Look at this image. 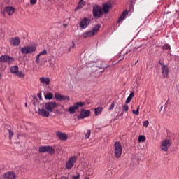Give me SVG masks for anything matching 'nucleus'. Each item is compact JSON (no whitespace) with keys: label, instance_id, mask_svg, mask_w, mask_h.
Returning <instances> with one entry per match:
<instances>
[{"label":"nucleus","instance_id":"obj_1","mask_svg":"<svg viewBox=\"0 0 179 179\" xmlns=\"http://www.w3.org/2000/svg\"><path fill=\"white\" fill-rule=\"evenodd\" d=\"M57 107V103L52 101L47 102L45 104H40L38 110V115H41V117L48 118V117H50V113H52Z\"/></svg>","mask_w":179,"mask_h":179},{"label":"nucleus","instance_id":"obj_2","mask_svg":"<svg viewBox=\"0 0 179 179\" xmlns=\"http://www.w3.org/2000/svg\"><path fill=\"white\" fill-rule=\"evenodd\" d=\"M114 155L116 159H120L122 155V145L121 143L116 141L113 145Z\"/></svg>","mask_w":179,"mask_h":179},{"label":"nucleus","instance_id":"obj_3","mask_svg":"<svg viewBox=\"0 0 179 179\" xmlns=\"http://www.w3.org/2000/svg\"><path fill=\"white\" fill-rule=\"evenodd\" d=\"M92 13L95 19H100V17L104 15V13H103V8L99 5L93 6Z\"/></svg>","mask_w":179,"mask_h":179},{"label":"nucleus","instance_id":"obj_4","mask_svg":"<svg viewBox=\"0 0 179 179\" xmlns=\"http://www.w3.org/2000/svg\"><path fill=\"white\" fill-rule=\"evenodd\" d=\"M39 153H48L49 155H54L55 150L50 145H42L38 148Z\"/></svg>","mask_w":179,"mask_h":179},{"label":"nucleus","instance_id":"obj_5","mask_svg":"<svg viewBox=\"0 0 179 179\" xmlns=\"http://www.w3.org/2000/svg\"><path fill=\"white\" fill-rule=\"evenodd\" d=\"M36 50H37V48H36V46H24L21 48V52L22 54H31V52H34Z\"/></svg>","mask_w":179,"mask_h":179},{"label":"nucleus","instance_id":"obj_6","mask_svg":"<svg viewBox=\"0 0 179 179\" xmlns=\"http://www.w3.org/2000/svg\"><path fill=\"white\" fill-rule=\"evenodd\" d=\"M76 160H78V157H76V156L70 157L66 163V169L71 170V169H72V167H73L74 164L76 163Z\"/></svg>","mask_w":179,"mask_h":179},{"label":"nucleus","instance_id":"obj_7","mask_svg":"<svg viewBox=\"0 0 179 179\" xmlns=\"http://www.w3.org/2000/svg\"><path fill=\"white\" fill-rule=\"evenodd\" d=\"M83 106H85L83 102L76 103L73 106L69 108V112L70 114H75V110H78L79 107H83Z\"/></svg>","mask_w":179,"mask_h":179},{"label":"nucleus","instance_id":"obj_8","mask_svg":"<svg viewBox=\"0 0 179 179\" xmlns=\"http://www.w3.org/2000/svg\"><path fill=\"white\" fill-rule=\"evenodd\" d=\"M89 24H90V19L84 17L80 20L79 23V27L81 29H85L87 28V26H89Z\"/></svg>","mask_w":179,"mask_h":179},{"label":"nucleus","instance_id":"obj_9","mask_svg":"<svg viewBox=\"0 0 179 179\" xmlns=\"http://www.w3.org/2000/svg\"><path fill=\"white\" fill-rule=\"evenodd\" d=\"M14 61L13 57H10L9 55H1L0 57V62H8V64H12Z\"/></svg>","mask_w":179,"mask_h":179},{"label":"nucleus","instance_id":"obj_10","mask_svg":"<svg viewBox=\"0 0 179 179\" xmlns=\"http://www.w3.org/2000/svg\"><path fill=\"white\" fill-rule=\"evenodd\" d=\"M170 140H164L160 147L161 150H163L164 152H167V150H169V148H170Z\"/></svg>","mask_w":179,"mask_h":179},{"label":"nucleus","instance_id":"obj_11","mask_svg":"<svg viewBox=\"0 0 179 179\" xmlns=\"http://www.w3.org/2000/svg\"><path fill=\"white\" fill-rule=\"evenodd\" d=\"M55 98L58 101H64V100H68V101H69V100H70L69 96H65V95H62V94H61L59 93H56L55 94Z\"/></svg>","mask_w":179,"mask_h":179},{"label":"nucleus","instance_id":"obj_12","mask_svg":"<svg viewBox=\"0 0 179 179\" xmlns=\"http://www.w3.org/2000/svg\"><path fill=\"white\" fill-rule=\"evenodd\" d=\"M161 70L163 78H169V73L170 72V70H169V66H167V65H163L161 66Z\"/></svg>","mask_w":179,"mask_h":179},{"label":"nucleus","instance_id":"obj_13","mask_svg":"<svg viewBox=\"0 0 179 179\" xmlns=\"http://www.w3.org/2000/svg\"><path fill=\"white\" fill-rule=\"evenodd\" d=\"M90 110H83L80 112V115L78 116V120H83V118H87V117H90Z\"/></svg>","mask_w":179,"mask_h":179},{"label":"nucleus","instance_id":"obj_14","mask_svg":"<svg viewBox=\"0 0 179 179\" xmlns=\"http://www.w3.org/2000/svg\"><path fill=\"white\" fill-rule=\"evenodd\" d=\"M56 136L60 141H66L68 139V136L65 133H62L61 131H57L56 133Z\"/></svg>","mask_w":179,"mask_h":179},{"label":"nucleus","instance_id":"obj_15","mask_svg":"<svg viewBox=\"0 0 179 179\" xmlns=\"http://www.w3.org/2000/svg\"><path fill=\"white\" fill-rule=\"evenodd\" d=\"M10 43L11 45H13L14 47H17V45L20 44V39L17 37H15L10 40Z\"/></svg>","mask_w":179,"mask_h":179},{"label":"nucleus","instance_id":"obj_16","mask_svg":"<svg viewBox=\"0 0 179 179\" xmlns=\"http://www.w3.org/2000/svg\"><path fill=\"white\" fill-rule=\"evenodd\" d=\"M3 177L5 179H16V174L14 172H7Z\"/></svg>","mask_w":179,"mask_h":179},{"label":"nucleus","instance_id":"obj_17","mask_svg":"<svg viewBox=\"0 0 179 179\" xmlns=\"http://www.w3.org/2000/svg\"><path fill=\"white\" fill-rule=\"evenodd\" d=\"M39 80L41 83L46 85H50V82H51V80L50 79V78H45V77H41L39 79Z\"/></svg>","mask_w":179,"mask_h":179},{"label":"nucleus","instance_id":"obj_18","mask_svg":"<svg viewBox=\"0 0 179 179\" xmlns=\"http://www.w3.org/2000/svg\"><path fill=\"white\" fill-rule=\"evenodd\" d=\"M5 12L9 15V16H12L13 13H15V8L13 7H6Z\"/></svg>","mask_w":179,"mask_h":179},{"label":"nucleus","instance_id":"obj_19","mask_svg":"<svg viewBox=\"0 0 179 179\" xmlns=\"http://www.w3.org/2000/svg\"><path fill=\"white\" fill-rule=\"evenodd\" d=\"M96 34L94 32L93 30L87 31V32H85L83 34V36L84 38H87L89 37H93V36H94Z\"/></svg>","mask_w":179,"mask_h":179},{"label":"nucleus","instance_id":"obj_20","mask_svg":"<svg viewBox=\"0 0 179 179\" xmlns=\"http://www.w3.org/2000/svg\"><path fill=\"white\" fill-rule=\"evenodd\" d=\"M85 5H86V3H85V1L80 0L78 6H76L75 8V11L76 12V11L79 10V9H82V8H83V6H85Z\"/></svg>","mask_w":179,"mask_h":179},{"label":"nucleus","instance_id":"obj_21","mask_svg":"<svg viewBox=\"0 0 179 179\" xmlns=\"http://www.w3.org/2000/svg\"><path fill=\"white\" fill-rule=\"evenodd\" d=\"M134 94H135V92H134L130 93V94L126 99V101H125L126 104H129V103H131V101L132 100V99H134Z\"/></svg>","mask_w":179,"mask_h":179},{"label":"nucleus","instance_id":"obj_22","mask_svg":"<svg viewBox=\"0 0 179 179\" xmlns=\"http://www.w3.org/2000/svg\"><path fill=\"white\" fill-rule=\"evenodd\" d=\"M87 174L90 177H91V176H93V174H94V168L92 166L88 167V169L87 171Z\"/></svg>","mask_w":179,"mask_h":179},{"label":"nucleus","instance_id":"obj_23","mask_svg":"<svg viewBox=\"0 0 179 179\" xmlns=\"http://www.w3.org/2000/svg\"><path fill=\"white\" fill-rule=\"evenodd\" d=\"M102 10L103 13H108L110 12V6L108 4H104Z\"/></svg>","mask_w":179,"mask_h":179},{"label":"nucleus","instance_id":"obj_24","mask_svg":"<svg viewBox=\"0 0 179 179\" xmlns=\"http://www.w3.org/2000/svg\"><path fill=\"white\" fill-rule=\"evenodd\" d=\"M127 16H128V11L127 10L123 11L122 14L121 15V16L119 18L118 22H121V20H124V19H125V17H127Z\"/></svg>","mask_w":179,"mask_h":179},{"label":"nucleus","instance_id":"obj_25","mask_svg":"<svg viewBox=\"0 0 179 179\" xmlns=\"http://www.w3.org/2000/svg\"><path fill=\"white\" fill-rule=\"evenodd\" d=\"M10 72L11 73H15L16 75V73H17V72H19V66H13L10 68Z\"/></svg>","mask_w":179,"mask_h":179},{"label":"nucleus","instance_id":"obj_26","mask_svg":"<svg viewBox=\"0 0 179 179\" xmlns=\"http://www.w3.org/2000/svg\"><path fill=\"white\" fill-rule=\"evenodd\" d=\"M95 115H100L103 111V108L99 107L94 109Z\"/></svg>","mask_w":179,"mask_h":179},{"label":"nucleus","instance_id":"obj_27","mask_svg":"<svg viewBox=\"0 0 179 179\" xmlns=\"http://www.w3.org/2000/svg\"><path fill=\"white\" fill-rule=\"evenodd\" d=\"M100 27H101V26L98 24L93 28L92 31H94L95 34H97L99 30H100Z\"/></svg>","mask_w":179,"mask_h":179},{"label":"nucleus","instance_id":"obj_28","mask_svg":"<svg viewBox=\"0 0 179 179\" xmlns=\"http://www.w3.org/2000/svg\"><path fill=\"white\" fill-rule=\"evenodd\" d=\"M52 97H54V95H52V93L49 92L45 95V99L46 100H52Z\"/></svg>","mask_w":179,"mask_h":179},{"label":"nucleus","instance_id":"obj_29","mask_svg":"<svg viewBox=\"0 0 179 179\" xmlns=\"http://www.w3.org/2000/svg\"><path fill=\"white\" fill-rule=\"evenodd\" d=\"M146 141V136H143V135H141L138 137V141L139 142H145Z\"/></svg>","mask_w":179,"mask_h":179},{"label":"nucleus","instance_id":"obj_30","mask_svg":"<svg viewBox=\"0 0 179 179\" xmlns=\"http://www.w3.org/2000/svg\"><path fill=\"white\" fill-rule=\"evenodd\" d=\"M171 48L170 47V45L169 44H165L162 46V50H167L168 51L170 50Z\"/></svg>","mask_w":179,"mask_h":179},{"label":"nucleus","instance_id":"obj_31","mask_svg":"<svg viewBox=\"0 0 179 179\" xmlns=\"http://www.w3.org/2000/svg\"><path fill=\"white\" fill-rule=\"evenodd\" d=\"M91 133H92V131H90V129H87V133L85 134V139H89L90 138V134Z\"/></svg>","mask_w":179,"mask_h":179},{"label":"nucleus","instance_id":"obj_32","mask_svg":"<svg viewBox=\"0 0 179 179\" xmlns=\"http://www.w3.org/2000/svg\"><path fill=\"white\" fill-rule=\"evenodd\" d=\"M15 75H17L18 78H24V73H23L22 71H17Z\"/></svg>","mask_w":179,"mask_h":179},{"label":"nucleus","instance_id":"obj_33","mask_svg":"<svg viewBox=\"0 0 179 179\" xmlns=\"http://www.w3.org/2000/svg\"><path fill=\"white\" fill-rule=\"evenodd\" d=\"M133 114H134L135 115H139V106L137 107L136 110H132Z\"/></svg>","mask_w":179,"mask_h":179},{"label":"nucleus","instance_id":"obj_34","mask_svg":"<svg viewBox=\"0 0 179 179\" xmlns=\"http://www.w3.org/2000/svg\"><path fill=\"white\" fill-rule=\"evenodd\" d=\"M128 110H129V106H128V105L125 104L124 106H123L122 111L127 112L128 111Z\"/></svg>","mask_w":179,"mask_h":179},{"label":"nucleus","instance_id":"obj_35","mask_svg":"<svg viewBox=\"0 0 179 179\" xmlns=\"http://www.w3.org/2000/svg\"><path fill=\"white\" fill-rule=\"evenodd\" d=\"M41 55H47V50H43L42 52H41L38 54V56H39V57H41Z\"/></svg>","mask_w":179,"mask_h":179},{"label":"nucleus","instance_id":"obj_36","mask_svg":"<svg viewBox=\"0 0 179 179\" xmlns=\"http://www.w3.org/2000/svg\"><path fill=\"white\" fill-rule=\"evenodd\" d=\"M143 127H145V128H148V127L149 126V121L145 120L143 123Z\"/></svg>","mask_w":179,"mask_h":179},{"label":"nucleus","instance_id":"obj_37","mask_svg":"<svg viewBox=\"0 0 179 179\" xmlns=\"http://www.w3.org/2000/svg\"><path fill=\"white\" fill-rule=\"evenodd\" d=\"M9 132V139H12V136H13L14 134L13 131L8 130Z\"/></svg>","mask_w":179,"mask_h":179},{"label":"nucleus","instance_id":"obj_38","mask_svg":"<svg viewBox=\"0 0 179 179\" xmlns=\"http://www.w3.org/2000/svg\"><path fill=\"white\" fill-rule=\"evenodd\" d=\"M136 50H138V48H134V49H131L129 51H127L126 54H128V52H134V51H136Z\"/></svg>","mask_w":179,"mask_h":179},{"label":"nucleus","instance_id":"obj_39","mask_svg":"<svg viewBox=\"0 0 179 179\" xmlns=\"http://www.w3.org/2000/svg\"><path fill=\"white\" fill-rule=\"evenodd\" d=\"M115 106V104L114 103V102H113L109 107V110L111 111V110L114 108Z\"/></svg>","mask_w":179,"mask_h":179},{"label":"nucleus","instance_id":"obj_40","mask_svg":"<svg viewBox=\"0 0 179 179\" xmlns=\"http://www.w3.org/2000/svg\"><path fill=\"white\" fill-rule=\"evenodd\" d=\"M36 3H37V0H30L31 5H36Z\"/></svg>","mask_w":179,"mask_h":179},{"label":"nucleus","instance_id":"obj_41","mask_svg":"<svg viewBox=\"0 0 179 179\" xmlns=\"http://www.w3.org/2000/svg\"><path fill=\"white\" fill-rule=\"evenodd\" d=\"M36 61L37 64H40V56L38 55L36 57Z\"/></svg>","mask_w":179,"mask_h":179},{"label":"nucleus","instance_id":"obj_42","mask_svg":"<svg viewBox=\"0 0 179 179\" xmlns=\"http://www.w3.org/2000/svg\"><path fill=\"white\" fill-rule=\"evenodd\" d=\"M72 43V47H70L69 49V52H71V50L72 48H73V47H75V43L73 41L71 42Z\"/></svg>","mask_w":179,"mask_h":179},{"label":"nucleus","instance_id":"obj_43","mask_svg":"<svg viewBox=\"0 0 179 179\" xmlns=\"http://www.w3.org/2000/svg\"><path fill=\"white\" fill-rule=\"evenodd\" d=\"M73 179H79V178H80V175L79 173H77V175H76V176H74L73 177Z\"/></svg>","mask_w":179,"mask_h":179},{"label":"nucleus","instance_id":"obj_44","mask_svg":"<svg viewBox=\"0 0 179 179\" xmlns=\"http://www.w3.org/2000/svg\"><path fill=\"white\" fill-rule=\"evenodd\" d=\"M159 65H161V67L163 66V65H166V64H164V63L162 62V61H160V60L159 62Z\"/></svg>","mask_w":179,"mask_h":179},{"label":"nucleus","instance_id":"obj_45","mask_svg":"<svg viewBox=\"0 0 179 179\" xmlns=\"http://www.w3.org/2000/svg\"><path fill=\"white\" fill-rule=\"evenodd\" d=\"M33 104H34V107H36V106H37V99H36V102L34 101Z\"/></svg>","mask_w":179,"mask_h":179},{"label":"nucleus","instance_id":"obj_46","mask_svg":"<svg viewBox=\"0 0 179 179\" xmlns=\"http://www.w3.org/2000/svg\"><path fill=\"white\" fill-rule=\"evenodd\" d=\"M37 96H38V99H41V94H38Z\"/></svg>","mask_w":179,"mask_h":179},{"label":"nucleus","instance_id":"obj_47","mask_svg":"<svg viewBox=\"0 0 179 179\" xmlns=\"http://www.w3.org/2000/svg\"><path fill=\"white\" fill-rule=\"evenodd\" d=\"M103 71L104 69H107V66L103 68Z\"/></svg>","mask_w":179,"mask_h":179},{"label":"nucleus","instance_id":"obj_48","mask_svg":"<svg viewBox=\"0 0 179 179\" xmlns=\"http://www.w3.org/2000/svg\"><path fill=\"white\" fill-rule=\"evenodd\" d=\"M84 179H90L89 177H85Z\"/></svg>","mask_w":179,"mask_h":179},{"label":"nucleus","instance_id":"obj_49","mask_svg":"<svg viewBox=\"0 0 179 179\" xmlns=\"http://www.w3.org/2000/svg\"><path fill=\"white\" fill-rule=\"evenodd\" d=\"M124 113V111H122V113H121V115H123V113Z\"/></svg>","mask_w":179,"mask_h":179},{"label":"nucleus","instance_id":"obj_50","mask_svg":"<svg viewBox=\"0 0 179 179\" xmlns=\"http://www.w3.org/2000/svg\"><path fill=\"white\" fill-rule=\"evenodd\" d=\"M59 51H61V47L59 46Z\"/></svg>","mask_w":179,"mask_h":179},{"label":"nucleus","instance_id":"obj_51","mask_svg":"<svg viewBox=\"0 0 179 179\" xmlns=\"http://www.w3.org/2000/svg\"><path fill=\"white\" fill-rule=\"evenodd\" d=\"M25 107H27V103H25Z\"/></svg>","mask_w":179,"mask_h":179},{"label":"nucleus","instance_id":"obj_52","mask_svg":"<svg viewBox=\"0 0 179 179\" xmlns=\"http://www.w3.org/2000/svg\"><path fill=\"white\" fill-rule=\"evenodd\" d=\"M161 110H163V106L161 107Z\"/></svg>","mask_w":179,"mask_h":179},{"label":"nucleus","instance_id":"obj_53","mask_svg":"<svg viewBox=\"0 0 179 179\" xmlns=\"http://www.w3.org/2000/svg\"><path fill=\"white\" fill-rule=\"evenodd\" d=\"M63 45H65V43H63Z\"/></svg>","mask_w":179,"mask_h":179},{"label":"nucleus","instance_id":"obj_54","mask_svg":"<svg viewBox=\"0 0 179 179\" xmlns=\"http://www.w3.org/2000/svg\"><path fill=\"white\" fill-rule=\"evenodd\" d=\"M0 174H1V169H0Z\"/></svg>","mask_w":179,"mask_h":179},{"label":"nucleus","instance_id":"obj_55","mask_svg":"<svg viewBox=\"0 0 179 179\" xmlns=\"http://www.w3.org/2000/svg\"><path fill=\"white\" fill-rule=\"evenodd\" d=\"M138 61L136 62V64H137Z\"/></svg>","mask_w":179,"mask_h":179},{"label":"nucleus","instance_id":"obj_56","mask_svg":"<svg viewBox=\"0 0 179 179\" xmlns=\"http://www.w3.org/2000/svg\"><path fill=\"white\" fill-rule=\"evenodd\" d=\"M138 61L136 62V64H137Z\"/></svg>","mask_w":179,"mask_h":179},{"label":"nucleus","instance_id":"obj_57","mask_svg":"<svg viewBox=\"0 0 179 179\" xmlns=\"http://www.w3.org/2000/svg\"><path fill=\"white\" fill-rule=\"evenodd\" d=\"M138 61L136 62V64H137Z\"/></svg>","mask_w":179,"mask_h":179}]
</instances>
